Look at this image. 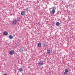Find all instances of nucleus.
Returning a JSON list of instances; mask_svg holds the SVG:
<instances>
[{"label": "nucleus", "mask_w": 75, "mask_h": 75, "mask_svg": "<svg viewBox=\"0 0 75 75\" xmlns=\"http://www.w3.org/2000/svg\"><path fill=\"white\" fill-rule=\"evenodd\" d=\"M42 45L43 47H45L46 46V44L44 42L42 43Z\"/></svg>", "instance_id": "obj_9"}, {"label": "nucleus", "mask_w": 75, "mask_h": 75, "mask_svg": "<svg viewBox=\"0 0 75 75\" xmlns=\"http://www.w3.org/2000/svg\"><path fill=\"white\" fill-rule=\"evenodd\" d=\"M8 37H9V38L10 39H12L13 38V36L11 35H9Z\"/></svg>", "instance_id": "obj_10"}, {"label": "nucleus", "mask_w": 75, "mask_h": 75, "mask_svg": "<svg viewBox=\"0 0 75 75\" xmlns=\"http://www.w3.org/2000/svg\"><path fill=\"white\" fill-rule=\"evenodd\" d=\"M43 64H44L43 63V62H42V61H41L39 62L38 65L40 67H41V66H42L43 65Z\"/></svg>", "instance_id": "obj_3"}, {"label": "nucleus", "mask_w": 75, "mask_h": 75, "mask_svg": "<svg viewBox=\"0 0 75 75\" xmlns=\"http://www.w3.org/2000/svg\"><path fill=\"white\" fill-rule=\"evenodd\" d=\"M52 8H51L49 9V10L51 14L54 15V13L55 12V10H56V7L55 6H54L53 8L52 11H51V9Z\"/></svg>", "instance_id": "obj_1"}, {"label": "nucleus", "mask_w": 75, "mask_h": 75, "mask_svg": "<svg viewBox=\"0 0 75 75\" xmlns=\"http://www.w3.org/2000/svg\"><path fill=\"white\" fill-rule=\"evenodd\" d=\"M17 21H19L20 22V19L18 18H17Z\"/></svg>", "instance_id": "obj_16"}, {"label": "nucleus", "mask_w": 75, "mask_h": 75, "mask_svg": "<svg viewBox=\"0 0 75 75\" xmlns=\"http://www.w3.org/2000/svg\"><path fill=\"white\" fill-rule=\"evenodd\" d=\"M56 25L57 26H59L60 25V23L59 22H57L56 23Z\"/></svg>", "instance_id": "obj_11"}, {"label": "nucleus", "mask_w": 75, "mask_h": 75, "mask_svg": "<svg viewBox=\"0 0 75 75\" xmlns=\"http://www.w3.org/2000/svg\"><path fill=\"white\" fill-rule=\"evenodd\" d=\"M14 53V50H11L9 52L10 55H13Z\"/></svg>", "instance_id": "obj_5"}, {"label": "nucleus", "mask_w": 75, "mask_h": 75, "mask_svg": "<svg viewBox=\"0 0 75 75\" xmlns=\"http://www.w3.org/2000/svg\"><path fill=\"white\" fill-rule=\"evenodd\" d=\"M52 52V51L50 50H47V54H49V55H51Z\"/></svg>", "instance_id": "obj_2"}, {"label": "nucleus", "mask_w": 75, "mask_h": 75, "mask_svg": "<svg viewBox=\"0 0 75 75\" xmlns=\"http://www.w3.org/2000/svg\"><path fill=\"white\" fill-rule=\"evenodd\" d=\"M37 47L39 48H41V43H38L37 44Z\"/></svg>", "instance_id": "obj_6"}, {"label": "nucleus", "mask_w": 75, "mask_h": 75, "mask_svg": "<svg viewBox=\"0 0 75 75\" xmlns=\"http://www.w3.org/2000/svg\"><path fill=\"white\" fill-rule=\"evenodd\" d=\"M4 75H7V74H4Z\"/></svg>", "instance_id": "obj_18"}, {"label": "nucleus", "mask_w": 75, "mask_h": 75, "mask_svg": "<svg viewBox=\"0 0 75 75\" xmlns=\"http://www.w3.org/2000/svg\"><path fill=\"white\" fill-rule=\"evenodd\" d=\"M17 23V21L16 20H14L12 24L13 25H16Z\"/></svg>", "instance_id": "obj_4"}, {"label": "nucleus", "mask_w": 75, "mask_h": 75, "mask_svg": "<svg viewBox=\"0 0 75 75\" xmlns=\"http://www.w3.org/2000/svg\"><path fill=\"white\" fill-rule=\"evenodd\" d=\"M69 70L67 68L65 69V71L66 72H68Z\"/></svg>", "instance_id": "obj_12"}, {"label": "nucleus", "mask_w": 75, "mask_h": 75, "mask_svg": "<svg viewBox=\"0 0 75 75\" xmlns=\"http://www.w3.org/2000/svg\"><path fill=\"white\" fill-rule=\"evenodd\" d=\"M19 71H23V68H20L19 69Z\"/></svg>", "instance_id": "obj_13"}, {"label": "nucleus", "mask_w": 75, "mask_h": 75, "mask_svg": "<svg viewBox=\"0 0 75 75\" xmlns=\"http://www.w3.org/2000/svg\"><path fill=\"white\" fill-rule=\"evenodd\" d=\"M20 52H23V49L22 48H21L20 49Z\"/></svg>", "instance_id": "obj_14"}, {"label": "nucleus", "mask_w": 75, "mask_h": 75, "mask_svg": "<svg viewBox=\"0 0 75 75\" xmlns=\"http://www.w3.org/2000/svg\"><path fill=\"white\" fill-rule=\"evenodd\" d=\"M4 35H8V33L7 32V31H5L4 33Z\"/></svg>", "instance_id": "obj_8"}, {"label": "nucleus", "mask_w": 75, "mask_h": 75, "mask_svg": "<svg viewBox=\"0 0 75 75\" xmlns=\"http://www.w3.org/2000/svg\"><path fill=\"white\" fill-rule=\"evenodd\" d=\"M67 74V72H66V71H65L63 74L64 75H66Z\"/></svg>", "instance_id": "obj_15"}, {"label": "nucleus", "mask_w": 75, "mask_h": 75, "mask_svg": "<svg viewBox=\"0 0 75 75\" xmlns=\"http://www.w3.org/2000/svg\"><path fill=\"white\" fill-rule=\"evenodd\" d=\"M21 15L22 16H25V11H22L21 12Z\"/></svg>", "instance_id": "obj_7"}, {"label": "nucleus", "mask_w": 75, "mask_h": 75, "mask_svg": "<svg viewBox=\"0 0 75 75\" xmlns=\"http://www.w3.org/2000/svg\"><path fill=\"white\" fill-rule=\"evenodd\" d=\"M28 8H26L25 9L26 11H28Z\"/></svg>", "instance_id": "obj_17"}]
</instances>
